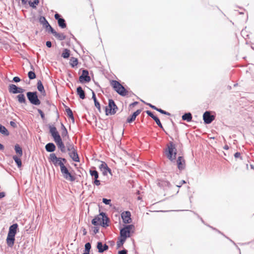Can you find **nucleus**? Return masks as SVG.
I'll use <instances>...</instances> for the list:
<instances>
[{
  "label": "nucleus",
  "instance_id": "nucleus-1",
  "mask_svg": "<svg viewBox=\"0 0 254 254\" xmlns=\"http://www.w3.org/2000/svg\"><path fill=\"white\" fill-rule=\"evenodd\" d=\"M50 132L54 138L55 142L56 143L58 147L62 152H65V147L62 141V138L57 131L56 127L54 126H50Z\"/></svg>",
  "mask_w": 254,
  "mask_h": 254
},
{
  "label": "nucleus",
  "instance_id": "nucleus-2",
  "mask_svg": "<svg viewBox=\"0 0 254 254\" xmlns=\"http://www.w3.org/2000/svg\"><path fill=\"white\" fill-rule=\"evenodd\" d=\"M18 228L17 224H13L9 227L8 235L6 238V243L8 246L12 247L14 243L15 236Z\"/></svg>",
  "mask_w": 254,
  "mask_h": 254
},
{
  "label": "nucleus",
  "instance_id": "nucleus-3",
  "mask_svg": "<svg viewBox=\"0 0 254 254\" xmlns=\"http://www.w3.org/2000/svg\"><path fill=\"white\" fill-rule=\"evenodd\" d=\"M108 221L109 219L105 213L102 212L92 220V224L94 226L101 225L104 227H106L109 226Z\"/></svg>",
  "mask_w": 254,
  "mask_h": 254
},
{
  "label": "nucleus",
  "instance_id": "nucleus-4",
  "mask_svg": "<svg viewBox=\"0 0 254 254\" xmlns=\"http://www.w3.org/2000/svg\"><path fill=\"white\" fill-rule=\"evenodd\" d=\"M49 160L55 166H60L61 170L66 167L65 164L67 162L66 160L64 158L58 157L55 153L50 154Z\"/></svg>",
  "mask_w": 254,
  "mask_h": 254
},
{
  "label": "nucleus",
  "instance_id": "nucleus-5",
  "mask_svg": "<svg viewBox=\"0 0 254 254\" xmlns=\"http://www.w3.org/2000/svg\"><path fill=\"white\" fill-rule=\"evenodd\" d=\"M165 154L171 161H175L176 158L177 149L173 142H170L167 144V147L165 150Z\"/></svg>",
  "mask_w": 254,
  "mask_h": 254
},
{
  "label": "nucleus",
  "instance_id": "nucleus-6",
  "mask_svg": "<svg viewBox=\"0 0 254 254\" xmlns=\"http://www.w3.org/2000/svg\"><path fill=\"white\" fill-rule=\"evenodd\" d=\"M110 83L114 90L120 95L125 96L128 95V92L119 81L112 80H110Z\"/></svg>",
  "mask_w": 254,
  "mask_h": 254
},
{
  "label": "nucleus",
  "instance_id": "nucleus-7",
  "mask_svg": "<svg viewBox=\"0 0 254 254\" xmlns=\"http://www.w3.org/2000/svg\"><path fill=\"white\" fill-rule=\"evenodd\" d=\"M66 148L69 152L68 154L71 159L75 162H79V158L73 145L71 143H67Z\"/></svg>",
  "mask_w": 254,
  "mask_h": 254
},
{
  "label": "nucleus",
  "instance_id": "nucleus-8",
  "mask_svg": "<svg viewBox=\"0 0 254 254\" xmlns=\"http://www.w3.org/2000/svg\"><path fill=\"white\" fill-rule=\"evenodd\" d=\"M118 110V107L112 99L109 100V104L105 109L106 115H114Z\"/></svg>",
  "mask_w": 254,
  "mask_h": 254
},
{
  "label": "nucleus",
  "instance_id": "nucleus-9",
  "mask_svg": "<svg viewBox=\"0 0 254 254\" xmlns=\"http://www.w3.org/2000/svg\"><path fill=\"white\" fill-rule=\"evenodd\" d=\"M27 96L30 103L32 104L35 105L40 104L41 102L38 98L37 92H28L27 93Z\"/></svg>",
  "mask_w": 254,
  "mask_h": 254
},
{
  "label": "nucleus",
  "instance_id": "nucleus-10",
  "mask_svg": "<svg viewBox=\"0 0 254 254\" xmlns=\"http://www.w3.org/2000/svg\"><path fill=\"white\" fill-rule=\"evenodd\" d=\"M61 171L63 177L65 180L70 182H73L75 181V176L72 175L71 173L69 172L66 167L63 168L62 170H61Z\"/></svg>",
  "mask_w": 254,
  "mask_h": 254
},
{
  "label": "nucleus",
  "instance_id": "nucleus-11",
  "mask_svg": "<svg viewBox=\"0 0 254 254\" xmlns=\"http://www.w3.org/2000/svg\"><path fill=\"white\" fill-rule=\"evenodd\" d=\"M132 228V225H128L121 230L120 235L122 241L124 242L127 237H129L130 231Z\"/></svg>",
  "mask_w": 254,
  "mask_h": 254
},
{
  "label": "nucleus",
  "instance_id": "nucleus-12",
  "mask_svg": "<svg viewBox=\"0 0 254 254\" xmlns=\"http://www.w3.org/2000/svg\"><path fill=\"white\" fill-rule=\"evenodd\" d=\"M79 80L80 82H89L91 80V78L89 76V72L88 70L84 69L82 70L81 75L79 76Z\"/></svg>",
  "mask_w": 254,
  "mask_h": 254
},
{
  "label": "nucleus",
  "instance_id": "nucleus-13",
  "mask_svg": "<svg viewBox=\"0 0 254 254\" xmlns=\"http://www.w3.org/2000/svg\"><path fill=\"white\" fill-rule=\"evenodd\" d=\"M203 118L204 123L209 124L215 119V117L213 115H211L209 112L206 111L203 114Z\"/></svg>",
  "mask_w": 254,
  "mask_h": 254
},
{
  "label": "nucleus",
  "instance_id": "nucleus-14",
  "mask_svg": "<svg viewBox=\"0 0 254 254\" xmlns=\"http://www.w3.org/2000/svg\"><path fill=\"white\" fill-rule=\"evenodd\" d=\"M99 167L104 175H107L108 173L112 175L111 169L108 167L105 162H101V164Z\"/></svg>",
  "mask_w": 254,
  "mask_h": 254
},
{
  "label": "nucleus",
  "instance_id": "nucleus-15",
  "mask_svg": "<svg viewBox=\"0 0 254 254\" xmlns=\"http://www.w3.org/2000/svg\"><path fill=\"white\" fill-rule=\"evenodd\" d=\"M177 164L179 170H183L186 167V161L183 156L178 157L177 160Z\"/></svg>",
  "mask_w": 254,
  "mask_h": 254
},
{
  "label": "nucleus",
  "instance_id": "nucleus-16",
  "mask_svg": "<svg viewBox=\"0 0 254 254\" xmlns=\"http://www.w3.org/2000/svg\"><path fill=\"white\" fill-rule=\"evenodd\" d=\"M122 218L125 223H130L131 222V214L129 211H124L121 214Z\"/></svg>",
  "mask_w": 254,
  "mask_h": 254
},
{
  "label": "nucleus",
  "instance_id": "nucleus-17",
  "mask_svg": "<svg viewBox=\"0 0 254 254\" xmlns=\"http://www.w3.org/2000/svg\"><path fill=\"white\" fill-rule=\"evenodd\" d=\"M50 32L59 40L63 41L66 39V36L64 33L57 32L52 27H50Z\"/></svg>",
  "mask_w": 254,
  "mask_h": 254
},
{
  "label": "nucleus",
  "instance_id": "nucleus-18",
  "mask_svg": "<svg viewBox=\"0 0 254 254\" xmlns=\"http://www.w3.org/2000/svg\"><path fill=\"white\" fill-rule=\"evenodd\" d=\"M89 173L92 177L94 179V184L97 186L100 185V181L98 180L99 178L98 172L96 170H90Z\"/></svg>",
  "mask_w": 254,
  "mask_h": 254
},
{
  "label": "nucleus",
  "instance_id": "nucleus-19",
  "mask_svg": "<svg viewBox=\"0 0 254 254\" xmlns=\"http://www.w3.org/2000/svg\"><path fill=\"white\" fill-rule=\"evenodd\" d=\"M40 22L43 27L46 28L48 32H50V27H52L45 18V17H40Z\"/></svg>",
  "mask_w": 254,
  "mask_h": 254
},
{
  "label": "nucleus",
  "instance_id": "nucleus-20",
  "mask_svg": "<svg viewBox=\"0 0 254 254\" xmlns=\"http://www.w3.org/2000/svg\"><path fill=\"white\" fill-rule=\"evenodd\" d=\"M141 112V110H137L132 115V116L128 118L127 119V122L130 123L135 120L136 116H137Z\"/></svg>",
  "mask_w": 254,
  "mask_h": 254
},
{
  "label": "nucleus",
  "instance_id": "nucleus-21",
  "mask_svg": "<svg viewBox=\"0 0 254 254\" xmlns=\"http://www.w3.org/2000/svg\"><path fill=\"white\" fill-rule=\"evenodd\" d=\"M37 89L41 93V94L45 96L46 95V92L44 89V86L41 82V81L39 80L37 82Z\"/></svg>",
  "mask_w": 254,
  "mask_h": 254
},
{
  "label": "nucleus",
  "instance_id": "nucleus-22",
  "mask_svg": "<svg viewBox=\"0 0 254 254\" xmlns=\"http://www.w3.org/2000/svg\"><path fill=\"white\" fill-rule=\"evenodd\" d=\"M45 148L48 152H53L56 149V146L53 143H49L45 146Z\"/></svg>",
  "mask_w": 254,
  "mask_h": 254
},
{
  "label": "nucleus",
  "instance_id": "nucleus-23",
  "mask_svg": "<svg viewBox=\"0 0 254 254\" xmlns=\"http://www.w3.org/2000/svg\"><path fill=\"white\" fill-rule=\"evenodd\" d=\"M58 19V24L62 28H65L66 26L65 20L63 18H60V17H55Z\"/></svg>",
  "mask_w": 254,
  "mask_h": 254
},
{
  "label": "nucleus",
  "instance_id": "nucleus-24",
  "mask_svg": "<svg viewBox=\"0 0 254 254\" xmlns=\"http://www.w3.org/2000/svg\"><path fill=\"white\" fill-rule=\"evenodd\" d=\"M77 93L81 99H84L85 98V92L81 87L77 88Z\"/></svg>",
  "mask_w": 254,
  "mask_h": 254
},
{
  "label": "nucleus",
  "instance_id": "nucleus-25",
  "mask_svg": "<svg viewBox=\"0 0 254 254\" xmlns=\"http://www.w3.org/2000/svg\"><path fill=\"white\" fill-rule=\"evenodd\" d=\"M182 119L184 121H187L189 122L192 120V115L190 113H186L182 116Z\"/></svg>",
  "mask_w": 254,
  "mask_h": 254
},
{
  "label": "nucleus",
  "instance_id": "nucleus-26",
  "mask_svg": "<svg viewBox=\"0 0 254 254\" xmlns=\"http://www.w3.org/2000/svg\"><path fill=\"white\" fill-rule=\"evenodd\" d=\"M14 149L18 157H21L22 155V148L18 144H17L15 145Z\"/></svg>",
  "mask_w": 254,
  "mask_h": 254
},
{
  "label": "nucleus",
  "instance_id": "nucleus-27",
  "mask_svg": "<svg viewBox=\"0 0 254 254\" xmlns=\"http://www.w3.org/2000/svg\"><path fill=\"white\" fill-rule=\"evenodd\" d=\"M9 92L13 94L16 93L17 87L14 84H10L8 87Z\"/></svg>",
  "mask_w": 254,
  "mask_h": 254
},
{
  "label": "nucleus",
  "instance_id": "nucleus-28",
  "mask_svg": "<svg viewBox=\"0 0 254 254\" xmlns=\"http://www.w3.org/2000/svg\"><path fill=\"white\" fill-rule=\"evenodd\" d=\"M70 56V50L67 49H64L62 54V57L64 59H67Z\"/></svg>",
  "mask_w": 254,
  "mask_h": 254
},
{
  "label": "nucleus",
  "instance_id": "nucleus-29",
  "mask_svg": "<svg viewBox=\"0 0 254 254\" xmlns=\"http://www.w3.org/2000/svg\"><path fill=\"white\" fill-rule=\"evenodd\" d=\"M18 102L20 103H26V99L24 95L22 94H19L17 96Z\"/></svg>",
  "mask_w": 254,
  "mask_h": 254
},
{
  "label": "nucleus",
  "instance_id": "nucleus-30",
  "mask_svg": "<svg viewBox=\"0 0 254 254\" xmlns=\"http://www.w3.org/2000/svg\"><path fill=\"white\" fill-rule=\"evenodd\" d=\"M69 64L72 67H74L77 65L78 60L75 58L71 57L70 59Z\"/></svg>",
  "mask_w": 254,
  "mask_h": 254
},
{
  "label": "nucleus",
  "instance_id": "nucleus-31",
  "mask_svg": "<svg viewBox=\"0 0 254 254\" xmlns=\"http://www.w3.org/2000/svg\"><path fill=\"white\" fill-rule=\"evenodd\" d=\"M13 159L15 161V163L17 165L19 168L21 167L22 166V163L21 159L17 156L14 155L13 156Z\"/></svg>",
  "mask_w": 254,
  "mask_h": 254
},
{
  "label": "nucleus",
  "instance_id": "nucleus-32",
  "mask_svg": "<svg viewBox=\"0 0 254 254\" xmlns=\"http://www.w3.org/2000/svg\"><path fill=\"white\" fill-rule=\"evenodd\" d=\"M62 136H63V137H64V136H67V137H68V132L67 131V129L63 124H62Z\"/></svg>",
  "mask_w": 254,
  "mask_h": 254
},
{
  "label": "nucleus",
  "instance_id": "nucleus-33",
  "mask_svg": "<svg viewBox=\"0 0 254 254\" xmlns=\"http://www.w3.org/2000/svg\"><path fill=\"white\" fill-rule=\"evenodd\" d=\"M0 132L4 135H8L9 134L7 129L3 126L0 124Z\"/></svg>",
  "mask_w": 254,
  "mask_h": 254
},
{
  "label": "nucleus",
  "instance_id": "nucleus-34",
  "mask_svg": "<svg viewBox=\"0 0 254 254\" xmlns=\"http://www.w3.org/2000/svg\"><path fill=\"white\" fill-rule=\"evenodd\" d=\"M28 3L31 7L35 8L39 4V0H33V1L30 0Z\"/></svg>",
  "mask_w": 254,
  "mask_h": 254
},
{
  "label": "nucleus",
  "instance_id": "nucleus-35",
  "mask_svg": "<svg viewBox=\"0 0 254 254\" xmlns=\"http://www.w3.org/2000/svg\"><path fill=\"white\" fill-rule=\"evenodd\" d=\"M65 111L67 114V116H68L70 118H71L72 120H74L72 112L70 108H67L65 109Z\"/></svg>",
  "mask_w": 254,
  "mask_h": 254
},
{
  "label": "nucleus",
  "instance_id": "nucleus-36",
  "mask_svg": "<svg viewBox=\"0 0 254 254\" xmlns=\"http://www.w3.org/2000/svg\"><path fill=\"white\" fill-rule=\"evenodd\" d=\"M97 247L99 253H102L104 252V250H103V245L101 242H98Z\"/></svg>",
  "mask_w": 254,
  "mask_h": 254
},
{
  "label": "nucleus",
  "instance_id": "nucleus-37",
  "mask_svg": "<svg viewBox=\"0 0 254 254\" xmlns=\"http://www.w3.org/2000/svg\"><path fill=\"white\" fill-rule=\"evenodd\" d=\"M28 76L30 79H33L36 78V74L34 72L30 71L28 73Z\"/></svg>",
  "mask_w": 254,
  "mask_h": 254
},
{
  "label": "nucleus",
  "instance_id": "nucleus-38",
  "mask_svg": "<svg viewBox=\"0 0 254 254\" xmlns=\"http://www.w3.org/2000/svg\"><path fill=\"white\" fill-rule=\"evenodd\" d=\"M156 110L158 112H160L161 114L167 115L168 116L170 115V114L169 113L165 111L162 110L161 109H159V108H157V109H156Z\"/></svg>",
  "mask_w": 254,
  "mask_h": 254
},
{
  "label": "nucleus",
  "instance_id": "nucleus-39",
  "mask_svg": "<svg viewBox=\"0 0 254 254\" xmlns=\"http://www.w3.org/2000/svg\"><path fill=\"white\" fill-rule=\"evenodd\" d=\"M154 120L155 121L156 123L157 124V125L162 128L163 127H162V125L159 120V119L156 117V118H155V119H154Z\"/></svg>",
  "mask_w": 254,
  "mask_h": 254
},
{
  "label": "nucleus",
  "instance_id": "nucleus-40",
  "mask_svg": "<svg viewBox=\"0 0 254 254\" xmlns=\"http://www.w3.org/2000/svg\"><path fill=\"white\" fill-rule=\"evenodd\" d=\"M85 249L86 252H89L90 249H91V245L89 243H87L85 244Z\"/></svg>",
  "mask_w": 254,
  "mask_h": 254
},
{
  "label": "nucleus",
  "instance_id": "nucleus-41",
  "mask_svg": "<svg viewBox=\"0 0 254 254\" xmlns=\"http://www.w3.org/2000/svg\"><path fill=\"white\" fill-rule=\"evenodd\" d=\"M95 106L98 109V111L101 112V108L100 103L97 101V100L94 101Z\"/></svg>",
  "mask_w": 254,
  "mask_h": 254
},
{
  "label": "nucleus",
  "instance_id": "nucleus-42",
  "mask_svg": "<svg viewBox=\"0 0 254 254\" xmlns=\"http://www.w3.org/2000/svg\"><path fill=\"white\" fill-rule=\"evenodd\" d=\"M146 114L149 116H150V117H151L153 120L155 119V118L156 117V116H154L153 113L150 111H146Z\"/></svg>",
  "mask_w": 254,
  "mask_h": 254
},
{
  "label": "nucleus",
  "instance_id": "nucleus-43",
  "mask_svg": "<svg viewBox=\"0 0 254 254\" xmlns=\"http://www.w3.org/2000/svg\"><path fill=\"white\" fill-rule=\"evenodd\" d=\"M38 112L40 114L42 119L44 120L45 119V115L42 111L40 109H38Z\"/></svg>",
  "mask_w": 254,
  "mask_h": 254
},
{
  "label": "nucleus",
  "instance_id": "nucleus-44",
  "mask_svg": "<svg viewBox=\"0 0 254 254\" xmlns=\"http://www.w3.org/2000/svg\"><path fill=\"white\" fill-rule=\"evenodd\" d=\"M103 202L106 204H109L111 202L110 199H107L106 198L103 199Z\"/></svg>",
  "mask_w": 254,
  "mask_h": 254
},
{
  "label": "nucleus",
  "instance_id": "nucleus-45",
  "mask_svg": "<svg viewBox=\"0 0 254 254\" xmlns=\"http://www.w3.org/2000/svg\"><path fill=\"white\" fill-rule=\"evenodd\" d=\"M16 93H22L24 92V89L20 87H17Z\"/></svg>",
  "mask_w": 254,
  "mask_h": 254
},
{
  "label": "nucleus",
  "instance_id": "nucleus-46",
  "mask_svg": "<svg viewBox=\"0 0 254 254\" xmlns=\"http://www.w3.org/2000/svg\"><path fill=\"white\" fill-rule=\"evenodd\" d=\"M13 80L14 82H17L20 81V79L18 77L15 76L13 78Z\"/></svg>",
  "mask_w": 254,
  "mask_h": 254
},
{
  "label": "nucleus",
  "instance_id": "nucleus-47",
  "mask_svg": "<svg viewBox=\"0 0 254 254\" xmlns=\"http://www.w3.org/2000/svg\"><path fill=\"white\" fill-rule=\"evenodd\" d=\"M234 156L236 158H240L241 157V153L239 152H236L234 154Z\"/></svg>",
  "mask_w": 254,
  "mask_h": 254
},
{
  "label": "nucleus",
  "instance_id": "nucleus-48",
  "mask_svg": "<svg viewBox=\"0 0 254 254\" xmlns=\"http://www.w3.org/2000/svg\"><path fill=\"white\" fill-rule=\"evenodd\" d=\"M10 125L11 126H12L13 127H16V123L15 122H13V121L10 122Z\"/></svg>",
  "mask_w": 254,
  "mask_h": 254
},
{
  "label": "nucleus",
  "instance_id": "nucleus-49",
  "mask_svg": "<svg viewBox=\"0 0 254 254\" xmlns=\"http://www.w3.org/2000/svg\"><path fill=\"white\" fill-rule=\"evenodd\" d=\"M127 254V251L126 250H124L121 251H119V254Z\"/></svg>",
  "mask_w": 254,
  "mask_h": 254
},
{
  "label": "nucleus",
  "instance_id": "nucleus-50",
  "mask_svg": "<svg viewBox=\"0 0 254 254\" xmlns=\"http://www.w3.org/2000/svg\"><path fill=\"white\" fill-rule=\"evenodd\" d=\"M46 46L49 47V48H50L52 46V43L50 41H47L46 42Z\"/></svg>",
  "mask_w": 254,
  "mask_h": 254
},
{
  "label": "nucleus",
  "instance_id": "nucleus-51",
  "mask_svg": "<svg viewBox=\"0 0 254 254\" xmlns=\"http://www.w3.org/2000/svg\"><path fill=\"white\" fill-rule=\"evenodd\" d=\"M92 98L94 100V101L97 100V99H96V96H95V94L93 91L92 92Z\"/></svg>",
  "mask_w": 254,
  "mask_h": 254
},
{
  "label": "nucleus",
  "instance_id": "nucleus-52",
  "mask_svg": "<svg viewBox=\"0 0 254 254\" xmlns=\"http://www.w3.org/2000/svg\"><path fill=\"white\" fill-rule=\"evenodd\" d=\"M148 105H149V106H150L152 109H154V110H156V109H157V107H155V106L152 105H151V104H148Z\"/></svg>",
  "mask_w": 254,
  "mask_h": 254
},
{
  "label": "nucleus",
  "instance_id": "nucleus-53",
  "mask_svg": "<svg viewBox=\"0 0 254 254\" xmlns=\"http://www.w3.org/2000/svg\"><path fill=\"white\" fill-rule=\"evenodd\" d=\"M5 196V193L4 192H0V198H1Z\"/></svg>",
  "mask_w": 254,
  "mask_h": 254
},
{
  "label": "nucleus",
  "instance_id": "nucleus-54",
  "mask_svg": "<svg viewBox=\"0 0 254 254\" xmlns=\"http://www.w3.org/2000/svg\"><path fill=\"white\" fill-rule=\"evenodd\" d=\"M108 246L106 245V244H105L104 246H103V250H104V252L107 250H108Z\"/></svg>",
  "mask_w": 254,
  "mask_h": 254
},
{
  "label": "nucleus",
  "instance_id": "nucleus-55",
  "mask_svg": "<svg viewBox=\"0 0 254 254\" xmlns=\"http://www.w3.org/2000/svg\"><path fill=\"white\" fill-rule=\"evenodd\" d=\"M93 231H94V233L96 234L98 232V229H97V228H94Z\"/></svg>",
  "mask_w": 254,
  "mask_h": 254
},
{
  "label": "nucleus",
  "instance_id": "nucleus-56",
  "mask_svg": "<svg viewBox=\"0 0 254 254\" xmlns=\"http://www.w3.org/2000/svg\"><path fill=\"white\" fill-rule=\"evenodd\" d=\"M4 149V146L2 144H1V143H0V150H3Z\"/></svg>",
  "mask_w": 254,
  "mask_h": 254
},
{
  "label": "nucleus",
  "instance_id": "nucleus-57",
  "mask_svg": "<svg viewBox=\"0 0 254 254\" xmlns=\"http://www.w3.org/2000/svg\"><path fill=\"white\" fill-rule=\"evenodd\" d=\"M21 0V1H22V4H25L26 3V0Z\"/></svg>",
  "mask_w": 254,
  "mask_h": 254
},
{
  "label": "nucleus",
  "instance_id": "nucleus-58",
  "mask_svg": "<svg viewBox=\"0 0 254 254\" xmlns=\"http://www.w3.org/2000/svg\"><path fill=\"white\" fill-rule=\"evenodd\" d=\"M224 148L225 149L227 150V149H228V148H228V145H225V146L224 147Z\"/></svg>",
  "mask_w": 254,
  "mask_h": 254
},
{
  "label": "nucleus",
  "instance_id": "nucleus-59",
  "mask_svg": "<svg viewBox=\"0 0 254 254\" xmlns=\"http://www.w3.org/2000/svg\"><path fill=\"white\" fill-rule=\"evenodd\" d=\"M86 234V231L85 230H84V231H83V235H85Z\"/></svg>",
  "mask_w": 254,
  "mask_h": 254
},
{
  "label": "nucleus",
  "instance_id": "nucleus-60",
  "mask_svg": "<svg viewBox=\"0 0 254 254\" xmlns=\"http://www.w3.org/2000/svg\"><path fill=\"white\" fill-rule=\"evenodd\" d=\"M83 254H89V252H86L84 253Z\"/></svg>",
  "mask_w": 254,
  "mask_h": 254
},
{
  "label": "nucleus",
  "instance_id": "nucleus-61",
  "mask_svg": "<svg viewBox=\"0 0 254 254\" xmlns=\"http://www.w3.org/2000/svg\"><path fill=\"white\" fill-rule=\"evenodd\" d=\"M54 16H60V15L58 13H56Z\"/></svg>",
  "mask_w": 254,
  "mask_h": 254
},
{
  "label": "nucleus",
  "instance_id": "nucleus-62",
  "mask_svg": "<svg viewBox=\"0 0 254 254\" xmlns=\"http://www.w3.org/2000/svg\"><path fill=\"white\" fill-rule=\"evenodd\" d=\"M137 104V102H134L133 103V105H136Z\"/></svg>",
  "mask_w": 254,
  "mask_h": 254
}]
</instances>
